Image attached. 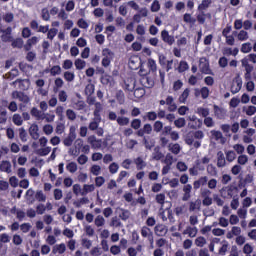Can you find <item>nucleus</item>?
Listing matches in <instances>:
<instances>
[{"label": "nucleus", "instance_id": "nucleus-7", "mask_svg": "<svg viewBox=\"0 0 256 256\" xmlns=\"http://www.w3.org/2000/svg\"><path fill=\"white\" fill-rule=\"evenodd\" d=\"M242 230L239 226H233L227 233L226 238L233 239L234 237H238V235H241Z\"/></svg>", "mask_w": 256, "mask_h": 256}, {"label": "nucleus", "instance_id": "nucleus-51", "mask_svg": "<svg viewBox=\"0 0 256 256\" xmlns=\"http://www.w3.org/2000/svg\"><path fill=\"white\" fill-rule=\"evenodd\" d=\"M66 117L67 119H69L70 121H75L77 119V114L75 113V111H73L72 109H68L66 111Z\"/></svg>", "mask_w": 256, "mask_h": 256}, {"label": "nucleus", "instance_id": "nucleus-46", "mask_svg": "<svg viewBox=\"0 0 256 256\" xmlns=\"http://www.w3.org/2000/svg\"><path fill=\"white\" fill-rule=\"evenodd\" d=\"M233 149L238 155H243L245 153V146L242 144H235Z\"/></svg>", "mask_w": 256, "mask_h": 256}, {"label": "nucleus", "instance_id": "nucleus-54", "mask_svg": "<svg viewBox=\"0 0 256 256\" xmlns=\"http://www.w3.org/2000/svg\"><path fill=\"white\" fill-rule=\"evenodd\" d=\"M94 223H95L96 227H103V225H105V218H103V216H101V215H98L95 218Z\"/></svg>", "mask_w": 256, "mask_h": 256}, {"label": "nucleus", "instance_id": "nucleus-37", "mask_svg": "<svg viewBox=\"0 0 256 256\" xmlns=\"http://www.w3.org/2000/svg\"><path fill=\"white\" fill-rule=\"evenodd\" d=\"M147 67L149 69L148 71H152V73H155V71H157V63L151 58L148 59Z\"/></svg>", "mask_w": 256, "mask_h": 256}, {"label": "nucleus", "instance_id": "nucleus-64", "mask_svg": "<svg viewBox=\"0 0 256 256\" xmlns=\"http://www.w3.org/2000/svg\"><path fill=\"white\" fill-rule=\"evenodd\" d=\"M210 90L207 87H202L200 89V94L202 99H207L209 97Z\"/></svg>", "mask_w": 256, "mask_h": 256}, {"label": "nucleus", "instance_id": "nucleus-23", "mask_svg": "<svg viewBox=\"0 0 256 256\" xmlns=\"http://www.w3.org/2000/svg\"><path fill=\"white\" fill-rule=\"evenodd\" d=\"M211 0H202L201 4L198 6V10H200L202 13L203 11H207L211 7Z\"/></svg>", "mask_w": 256, "mask_h": 256}, {"label": "nucleus", "instance_id": "nucleus-3", "mask_svg": "<svg viewBox=\"0 0 256 256\" xmlns=\"http://www.w3.org/2000/svg\"><path fill=\"white\" fill-rule=\"evenodd\" d=\"M30 29H32V31H37V33H47L49 31V25L39 26V22H37V20H32L30 22Z\"/></svg>", "mask_w": 256, "mask_h": 256}, {"label": "nucleus", "instance_id": "nucleus-35", "mask_svg": "<svg viewBox=\"0 0 256 256\" xmlns=\"http://www.w3.org/2000/svg\"><path fill=\"white\" fill-rule=\"evenodd\" d=\"M1 171H4V173H11V162L9 161H3L0 165Z\"/></svg>", "mask_w": 256, "mask_h": 256}, {"label": "nucleus", "instance_id": "nucleus-6", "mask_svg": "<svg viewBox=\"0 0 256 256\" xmlns=\"http://www.w3.org/2000/svg\"><path fill=\"white\" fill-rule=\"evenodd\" d=\"M139 81L142 87H145L146 89H151V87H154L155 85V81L151 79L149 76L141 77Z\"/></svg>", "mask_w": 256, "mask_h": 256}, {"label": "nucleus", "instance_id": "nucleus-53", "mask_svg": "<svg viewBox=\"0 0 256 256\" xmlns=\"http://www.w3.org/2000/svg\"><path fill=\"white\" fill-rule=\"evenodd\" d=\"M237 217L239 219H247V209L245 208H239L237 210Z\"/></svg>", "mask_w": 256, "mask_h": 256}, {"label": "nucleus", "instance_id": "nucleus-19", "mask_svg": "<svg viewBox=\"0 0 256 256\" xmlns=\"http://www.w3.org/2000/svg\"><path fill=\"white\" fill-rule=\"evenodd\" d=\"M255 251V247L251 243H246L242 247V252L244 255H251Z\"/></svg>", "mask_w": 256, "mask_h": 256}, {"label": "nucleus", "instance_id": "nucleus-60", "mask_svg": "<svg viewBox=\"0 0 256 256\" xmlns=\"http://www.w3.org/2000/svg\"><path fill=\"white\" fill-rule=\"evenodd\" d=\"M19 137L23 143L27 141V131H25V128H19Z\"/></svg>", "mask_w": 256, "mask_h": 256}, {"label": "nucleus", "instance_id": "nucleus-47", "mask_svg": "<svg viewBox=\"0 0 256 256\" xmlns=\"http://www.w3.org/2000/svg\"><path fill=\"white\" fill-rule=\"evenodd\" d=\"M90 172L92 173V175H95V177H98V175H101V166L92 165L90 168Z\"/></svg>", "mask_w": 256, "mask_h": 256}, {"label": "nucleus", "instance_id": "nucleus-30", "mask_svg": "<svg viewBox=\"0 0 256 256\" xmlns=\"http://www.w3.org/2000/svg\"><path fill=\"white\" fill-rule=\"evenodd\" d=\"M194 244L196 247H205V245H207V239L203 236H199L195 239Z\"/></svg>", "mask_w": 256, "mask_h": 256}, {"label": "nucleus", "instance_id": "nucleus-13", "mask_svg": "<svg viewBox=\"0 0 256 256\" xmlns=\"http://www.w3.org/2000/svg\"><path fill=\"white\" fill-rule=\"evenodd\" d=\"M201 210V200H195L189 202V211L193 213V211H200Z\"/></svg>", "mask_w": 256, "mask_h": 256}, {"label": "nucleus", "instance_id": "nucleus-12", "mask_svg": "<svg viewBox=\"0 0 256 256\" xmlns=\"http://www.w3.org/2000/svg\"><path fill=\"white\" fill-rule=\"evenodd\" d=\"M30 137L37 141L39 139V126L37 124H32L29 129Z\"/></svg>", "mask_w": 256, "mask_h": 256}, {"label": "nucleus", "instance_id": "nucleus-25", "mask_svg": "<svg viewBox=\"0 0 256 256\" xmlns=\"http://www.w3.org/2000/svg\"><path fill=\"white\" fill-rule=\"evenodd\" d=\"M183 235H188L190 237H196L197 236V228L188 226L184 231Z\"/></svg>", "mask_w": 256, "mask_h": 256}, {"label": "nucleus", "instance_id": "nucleus-1", "mask_svg": "<svg viewBox=\"0 0 256 256\" xmlns=\"http://www.w3.org/2000/svg\"><path fill=\"white\" fill-rule=\"evenodd\" d=\"M135 79H130V84H125L127 91H134V97L135 99H142V97H145V88L139 87L135 88Z\"/></svg>", "mask_w": 256, "mask_h": 256}, {"label": "nucleus", "instance_id": "nucleus-33", "mask_svg": "<svg viewBox=\"0 0 256 256\" xmlns=\"http://www.w3.org/2000/svg\"><path fill=\"white\" fill-rule=\"evenodd\" d=\"M74 65L78 71H81L85 69V65H87V63L85 62V60L78 58L75 60Z\"/></svg>", "mask_w": 256, "mask_h": 256}, {"label": "nucleus", "instance_id": "nucleus-8", "mask_svg": "<svg viewBox=\"0 0 256 256\" xmlns=\"http://www.w3.org/2000/svg\"><path fill=\"white\" fill-rule=\"evenodd\" d=\"M75 139H77V135L75 134V131L70 130L68 136L63 140L65 147H71Z\"/></svg>", "mask_w": 256, "mask_h": 256}, {"label": "nucleus", "instance_id": "nucleus-28", "mask_svg": "<svg viewBox=\"0 0 256 256\" xmlns=\"http://www.w3.org/2000/svg\"><path fill=\"white\" fill-rule=\"evenodd\" d=\"M65 251H67V247L65 246L64 243H61L59 245H56L53 248V253H59V255H63V253H65Z\"/></svg>", "mask_w": 256, "mask_h": 256}, {"label": "nucleus", "instance_id": "nucleus-45", "mask_svg": "<svg viewBox=\"0 0 256 256\" xmlns=\"http://www.w3.org/2000/svg\"><path fill=\"white\" fill-rule=\"evenodd\" d=\"M217 183H218V181H217V179H215V178H212V179H210V180H208V183H207V185H208V189L211 191H215V189H217Z\"/></svg>", "mask_w": 256, "mask_h": 256}, {"label": "nucleus", "instance_id": "nucleus-22", "mask_svg": "<svg viewBox=\"0 0 256 256\" xmlns=\"http://www.w3.org/2000/svg\"><path fill=\"white\" fill-rule=\"evenodd\" d=\"M10 43H12L11 46L13 47V49H23L22 38H16V39L12 38V41Z\"/></svg>", "mask_w": 256, "mask_h": 256}, {"label": "nucleus", "instance_id": "nucleus-58", "mask_svg": "<svg viewBox=\"0 0 256 256\" xmlns=\"http://www.w3.org/2000/svg\"><path fill=\"white\" fill-rule=\"evenodd\" d=\"M131 128L135 129V130L140 129L141 128V119H137V118L133 119L131 121Z\"/></svg>", "mask_w": 256, "mask_h": 256}, {"label": "nucleus", "instance_id": "nucleus-31", "mask_svg": "<svg viewBox=\"0 0 256 256\" xmlns=\"http://www.w3.org/2000/svg\"><path fill=\"white\" fill-rule=\"evenodd\" d=\"M39 43V38L37 36H33L32 38L27 40V46H26V51H29L33 45H37Z\"/></svg>", "mask_w": 256, "mask_h": 256}, {"label": "nucleus", "instance_id": "nucleus-17", "mask_svg": "<svg viewBox=\"0 0 256 256\" xmlns=\"http://www.w3.org/2000/svg\"><path fill=\"white\" fill-rule=\"evenodd\" d=\"M242 86H243V82L241 81V79L234 80L231 88L232 92L239 93V91H241Z\"/></svg>", "mask_w": 256, "mask_h": 256}, {"label": "nucleus", "instance_id": "nucleus-24", "mask_svg": "<svg viewBox=\"0 0 256 256\" xmlns=\"http://www.w3.org/2000/svg\"><path fill=\"white\" fill-rule=\"evenodd\" d=\"M240 51L242 53H251L253 51V44L251 42H245L241 45Z\"/></svg>", "mask_w": 256, "mask_h": 256}, {"label": "nucleus", "instance_id": "nucleus-34", "mask_svg": "<svg viewBox=\"0 0 256 256\" xmlns=\"http://www.w3.org/2000/svg\"><path fill=\"white\" fill-rule=\"evenodd\" d=\"M76 144L78 147H82V153H85L86 155L89 154V151H91V147L89 145H84L83 146V140L79 139L76 141Z\"/></svg>", "mask_w": 256, "mask_h": 256}, {"label": "nucleus", "instance_id": "nucleus-14", "mask_svg": "<svg viewBox=\"0 0 256 256\" xmlns=\"http://www.w3.org/2000/svg\"><path fill=\"white\" fill-rule=\"evenodd\" d=\"M157 117H161V112H158L156 114L155 111H151V112L146 113V115L143 116V119H144V121H147V120L148 121H155L157 119Z\"/></svg>", "mask_w": 256, "mask_h": 256}, {"label": "nucleus", "instance_id": "nucleus-10", "mask_svg": "<svg viewBox=\"0 0 256 256\" xmlns=\"http://www.w3.org/2000/svg\"><path fill=\"white\" fill-rule=\"evenodd\" d=\"M30 114L32 115V117H35L37 121L45 119V114L43 113V111L37 109V107H33L30 111Z\"/></svg>", "mask_w": 256, "mask_h": 256}, {"label": "nucleus", "instance_id": "nucleus-21", "mask_svg": "<svg viewBox=\"0 0 256 256\" xmlns=\"http://www.w3.org/2000/svg\"><path fill=\"white\" fill-rule=\"evenodd\" d=\"M225 155H226V161H228V163H233V161L237 159V154L233 150L226 151Z\"/></svg>", "mask_w": 256, "mask_h": 256}, {"label": "nucleus", "instance_id": "nucleus-29", "mask_svg": "<svg viewBox=\"0 0 256 256\" xmlns=\"http://www.w3.org/2000/svg\"><path fill=\"white\" fill-rule=\"evenodd\" d=\"M116 121L120 127H125L129 125V117L119 116Z\"/></svg>", "mask_w": 256, "mask_h": 256}, {"label": "nucleus", "instance_id": "nucleus-26", "mask_svg": "<svg viewBox=\"0 0 256 256\" xmlns=\"http://www.w3.org/2000/svg\"><path fill=\"white\" fill-rule=\"evenodd\" d=\"M4 123H7V110L0 106V125H4Z\"/></svg>", "mask_w": 256, "mask_h": 256}, {"label": "nucleus", "instance_id": "nucleus-44", "mask_svg": "<svg viewBox=\"0 0 256 256\" xmlns=\"http://www.w3.org/2000/svg\"><path fill=\"white\" fill-rule=\"evenodd\" d=\"M102 143L103 142L101 140H97L95 138L90 140V145H91L92 149H101Z\"/></svg>", "mask_w": 256, "mask_h": 256}, {"label": "nucleus", "instance_id": "nucleus-38", "mask_svg": "<svg viewBox=\"0 0 256 256\" xmlns=\"http://www.w3.org/2000/svg\"><path fill=\"white\" fill-rule=\"evenodd\" d=\"M12 121L14 125H17V127H21V125H23V118L19 114H14Z\"/></svg>", "mask_w": 256, "mask_h": 256}, {"label": "nucleus", "instance_id": "nucleus-43", "mask_svg": "<svg viewBox=\"0 0 256 256\" xmlns=\"http://www.w3.org/2000/svg\"><path fill=\"white\" fill-rule=\"evenodd\" d=\"M64 79L65 81H68V83H71V81H75V73L69 71L64 72Z\"/></svg>", "mask_w": 256, "mask_h": 256}, {"label": "nucleus", "instance_id": "nucleus-9", "mask_svg": "<svg viewBox=\"0 0 256 256\" xmlns=\"http://www.w3.org/2000/svg\"><path fill=\"white\" fill-rule=\"evenodd\" d=\"M227 165V159H225V154L222 151L217 153V167L220 169Z\"/></svg>", "mask_w": 256, "mask_h": 256}, {"label": "nucleus", "instance_id": "nucleus-39", "mask_svg": "<svg viewBox=\"0 0 256 256\" xmlns=\"http://www.w3.org/2000/svg\"><path fill=\"white\" fill-rule=\"evenodd\" d=\"M57 33H58V30L56 28H51V29L48 28L47 39H50V41H53V39L57 37Z\"/></svg>", "mask_w": 256, "mask_h": 256}, {"label": "nucleus", "instance_id": "nucleus-42", "mask_svg": "<svg viewBox=\"0 0 256 256\" xmlns=\"http://www.w3.org/2000/svg\"><path fill=\"white\" fill-rule=\"evenodd\" d=\"M246 241H247V238H245V236H243L241 234L236 236V238H235V243H236V245H239V247H241L242 245H245Z\"/></svg>", "mask_w": 256, "mask_h": 256}, {"label": "nucleus", "instance_id": "nucleus-27", "mask_svg": "<svg viewBox=\"0 0 256 256\" xmlns=\"http://www.w3.org/2000/svg\"><path fill=\"white\" fill-rule=\"evenodd\" d=\"M93 191H95L94 184H84L81 195H87V193H93Z\"/></svg>", "mask_w": 256, "mask_h": 256}, {"label": "nucleus", "instance_id": "nucleus-20", "mask_svg": "<svg viewBox=\"0 0 256 256\" xmlns=\"http://www.w3.org/2000/svg\"><path fill=\"white\" fill-rule=\"evenodd\" d=\"M237 163L238 165L245 166L247 163H249V156L247 154H241L237 157Z\"/></svg>", "mask_w": 256, "mask_h": 256}, {"label": "nucleus", "instance_id": "nucleus-15", "mask_svg": "<svg viewBox=\"0 0 256 256\" xmlns=\"http://www.w3.org/2000/svg\"><path fill=\"white\" fill-rule=\"evenodd\" d=\"M134 163H135L136 169L138 171H141V170L145 169V167H147V163L145 161H143L142 157L135 158Z\"/></svg>", "mask_w": 256, "mask_h": 256}, {"label": "nucleus", "instance_id": "nucleus-32", "mask_svg": "<svg viewBox=\"0 0 256 256\" xmlns=\"http://www.w3.org/2000/svg\"><path fill=\"white\" fill-rule=\"evenodd\" d=\"M168 149L169 151L174 153V155H179V153L181 152V146L179 144H169Z\"/></svg>", "mask_w": 256, "mask_h": 256}, {"label": "nucleus", "instance_id": "nucleus-55", "mask_svg": "<svg viewBox=\"0 0 256 256\" xmlns=\"http://www.w3.org/2000/svg\"><path fill=\"white\" fill-rule=\"evenodd\" d=\"M41 18L43 21H49V19H51V14H49L47 8L42 9Z\"/></svg>", "mask_w": 256, "mask_h": 256}, {"label": "nucleus", "instance_id": "nucleus-52", "mask_svg": "<svg viewBox=\"0 0 256 256\" xmlns=\"http://www.w3.org/2000/svg\"><path fill=\"white\" fill-rule=\"evenodd\" d=\"M66 169L69 171V173H76L77 172V163L70 162L66 165Z\"/></svg>", "mask_w": 256, "mask_h": 256}, {"label": "nucleus", "instance_id": "nucleus-61", "mask_svg": "<svg viewBox=\"0 0 256 256\" xmlns=\"http://www.w3.org/2000/svg\"><path fill=\"white\" fill-rule=\"evenodd\" d=\"M218 225H220V227H229V219L225 217H220L218 219Z\"/></svg>", "mask_w": 256, "mask_h": 256}, {"label": "nucleus", "instance_id": "nucleus-62", "mask_svg": "<svg viewBox=\"0 0 256 256\" xmlns=\"http://www.w3.org/2000/svg\"><path fill=\"white\" fill-rule=\"evenodd\" d=\"M229 223L230 225H237L239 223V216L232 214L229 216Z\"/></svg>", "mask_w": 256, "mask_h": 256}, {"label": "nucleus", "instance_id": "nucleus-41", "mask_svg": "<svg viewBox=\"0 0 256 256\" xmlns=\"http://www.w3.org/2000/svg\"><path fill=\"white\" fill-rule=\"evenodd\" d=\"M50 74L52 75V77L61 75V66L59 65L52 66L50 69Z\"/></svg>", "mask_w": 256, "mask_h": 256}, {"label": "nucleus", "instance_id": "nucleus-57", "mask_svg": "<svg viewBox=\"0 0 256 256\" xmlns=\"http://www.w3.org/2000/svg\"><path fill=\"white\" fill-rule=\"evenodd\" d=\"M230 207L231 209H233L234 211H237V209H239V198L238 197H234L230 203Z\"/></svg>", "mask_w": 256, "mask_h": 256}, {"label": "nucleus", "instance_id": "nucleus-11", "mask_svg": "<svg viewBox=\"0 0 256 256\" xmlns=\"http://www.w3.org/2000/svg\"><path fill=\"white\" fill-rule=\"evenodd\" d=\"M235 37L238 41H248L249 32H247V30H240L238 32H235Z\"/></svg>", "mask_w": 256, "mask_h": 256}, {"label": "nucleus", "instance_id": "nucleus-4", "mask_svg": "<svg viewBox=\"0 0 256 256\" xmlns=\"http://www.w3.org/2000/svg\"><path fill=\"white\" fill-rule=\"evenodd\" d=\"M199 70L201 73H204L205 75L212 74L211 68H209V61L206 60V58H200Z\"/></svg>", "mask_w": 256, "mask_h": 256}, {"label": "nucleus", "instance_id": "nucleus-56", "mask_svg": "<svg viewBox=\"0 0 256 256\" xmlns=\"http://www.w3.org/2000/svg\"><path fill=\"white\" fill-rule=\"evenodd\" d=\"M117 171H119V164H117L116 162H113L109 165V172L112 175H115V173H117Z\"/></svg>", "mask_w": 256, "mask_h": 256}, {"label": "nucleus", "instance_id": "nucleus-36", "mask_svg": "<svg viewBox=\"0 0 256 256\" xmlns=\"http://www.w3.org/2000/svg\"><path fill=\"white\" fill-rule=\"evenodd\" d=\"M166 105H168V109L169 111H175V109H177V105H175V102L173 100V97L168 96V98L166 99Z\"/></svg>", "mask_w": 256, "mask_h": 256}, {"label": "nucleus", "instance_id": "nucleus-18", "mask_svg": "<svg viewBox=\"0 0 256 256\" xmlns=\"http://www.w3.org/2000/svg\"><path fill=\"white\" fill-rule=\"evenodd\" d=\"M242 110L246 115H248V117H253V115L256 113V107L253 105L244 106Z\"/></svg>", "mask_w": 256, "mask_h": 256}, {"label": "nucleus", "instance_id": "nucleus-48", "mask_svg": "<svg viewBox=\"0 0 256 256\" xmlns=\"http://www.w3.org/2000/svg\"><path fill=\"white\" fill-rule=\"evenodd\" d=\"M200 197L202 199H207V198L211 197V190L208 188H202L200 190Z\"/></svg>", "mask_w": 256, "mask_h": 256}, {"label": "nucleus", "instance_id": "nucleus-5", "mask_svg": "<svg viewBox=\"0 0 256 256\" xmlns=\"http://www.w3.org/2000/svg\"><path fill=\"white\" fill-rule=\"evenodd\" d=\"M210 133L214 141L220 142L221 145H225V143H227V138L223 136V133L221 131L212 130Z\"/></svg>", "mask_w": 256, "mask_h": 256}, {"label": "nucleus", "instance_id": "nucleus-50", "mask_svg": "<svg viewBox=\"0 0 256 256\" xmlns=\"http://www.w3.org/2000/svg\"><path fill=\"white\" fill-rule=\"evenodd\" d=\"M35 199H36V201L44 202V201H47V196H45V194H43V191L39 190L35 194Z\"/></svg>", "mask_w": 256, "mask_h": 256}, {"label": "nucleus", "instance_id": "nucleus-40", "mask_svg": "<svg viewBox=\"0 0 256 256\" xmlns=\"http://www.w3.org/2000/svg\"><path fill=\"white\" fill-rule=\"evenodd\" d=\"M116 100L120 105H123V103H125V93L123 92V90H119L116 93Z\"/></svg>", "mask_w": 256, "mask_h": 256}, {"label": "nucleus", "instance_id": "nucleus-2", "mask_svg": "<svg viewBox=\"0 0 256 256\" xmlns=\"http://www.w3.org/2000/svg\"><path fill=\"white\" fill-rule=\"evenodd\" d=\"M128 65L132 71H137V69L143 65V61L139 56H132L129 59Z\"/></svg>", "mask_w": 256, "mask_h": 256}, {"label": "nucleus", "instance_id": "nucleus-63", "mask_svg": "<svg viewBox=\"0 0 256 256\" xmlns=\"http://www.w3.org/2000/svg\"><path fill=\"white\" fill-rule=\"evenodd\" d=\"M204 217H213L215 215V210L213 208H206L203 210Z\"/></svg>", "mask_w": 256, "mask_h": 256}, {"label": "nucleus", "instance_id": "nucleus-49", "mask_svg": "<svg viewBox=\"0 0 256 256\" xmlns=\"http://www.w3.org/2000/svg\"><path fill=\"white\" fill-rule=\"evenodd\" d=\"M38 155H40V157H45L47 155H49L51 153V147H45V148H41L37 151Z\"/></svg>", "mask_w": 256, "mask_h": 256}, {"label": "nucleus", "instance_id": "nucleus-59", "mask_svg": "<svg viewBox=\"0 0 256 256\" xmlns=\"http://www.w3.org/2000/svg\"><path fill=\"white\" fill-rule=\"evenodd\" d=\"M241 171H243V167H241L239 164L234 165L231 169L232 175H239Z\"/></svg>", "mask_w": 256, "mask_h": 256}, {"label": "nucleus", "instance_id": "nucleus-16", "mask_svg": "<svg viewBox=\"0 0 256 256\" xmlns=\"http://www.w3.org/2000/svg\"><path fill=\"white\" fill-rule=\"evenodd\" d=\"M162 39L165 43H168V45H173L175 43V38L173 36L169 35L167 31H162Z\"/></svg>", "mask_w": 256, "mask_h": 256}]
</instances>
